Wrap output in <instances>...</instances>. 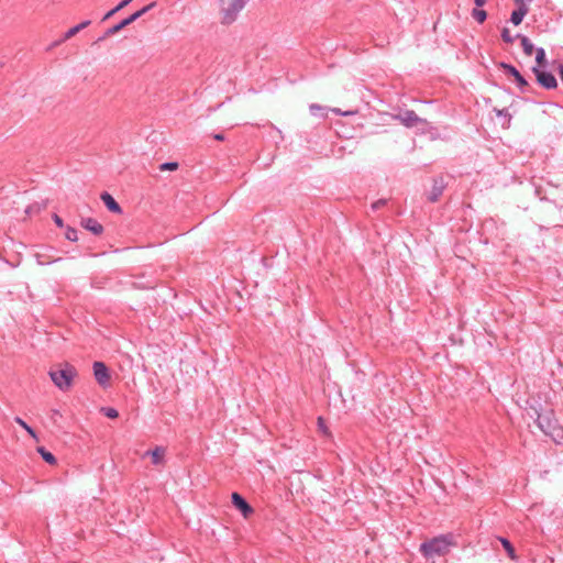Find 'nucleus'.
<instances>
[{
  "mask_svg": "<svg viewBox=\"0 0 563 563\" xmlns=\"http://www.w3.org/2000/svg\"><path fill=\"white\" fill-rule=\"evenodd\" d=\"M452 547H456L455 537L453 533H446L422 542L419 551L426 560H430L435 556L446 555Z\"/></svg>",
  "mask_w": 563,
  "mask_h": 563,
  "instance_id": "1",
  "label": "nucleus"
},
{
  "mask_svg": "<svg viewBox=\"0 0 563 563\" xmlns=\"http://www.w3.org/2000/svg\"><path fill=\"white\" fill-rule=\"evenodd\" d=\"M534 422L539 429L553 441L559 442L558 439L562 438L563 430L560 427L558 419L555 418L554 411L552 409H547L543 411H538L534 409Z\"/></svg>",
  "mask_w": 563,
  "mask_h": 563,
  "instance_id": "2",
  "label": "nucleus"
},
{
  "mask_svg": "<svg viewBox=\"0 0 563 563\" xmlns=\"http://www.w3.org/2000/svg\"><path fill=\"white\" fill-rule=\"evenodd\" d=\"M77 374L75 366L68 362L59 364L56 367H52L48 372L52 382L62 391H68L71 388L74 378Z\"/></svg>",
  "mask_w": 563,
  "mask_h": 563,
  "instance_id": "3",
  "label": "nucleus"
},
{
  "mask_svg": "<svg viewBox=\"0 0 563 563\" xmlns=\"http://www.w3.org/2000/svg\"><path fill=\"white\" fill-rule=\"evenodd\" d=\"M156 1H153L151 2L150 4L143 7L142 9L135 11L134 13H132L131 15H129L128 18L123 19L122 21H120L119 23L114 24L113 26L109 27L104 34L102 36H100L97 42H101L103 40H106L107 37L109 36H112L117 33H119L121 30H123L124 27H126L128 25L132 24L133 22H135L137 19H140L141 16H143L145 13H147L150 10H152L153 8L156 7Z\"/></svg>",
  "mask_w": 563,
  "mask_h": 563,
  "instance_id": "4",
  "label": "nucleus"
},
{
  "mask_svg": "<svg viewBox=\"0 0 563 563\" xmlns=\"http://www.w3.org/2000/svg\"><path fill=\"white\" fill-rule=\"evenodd\" d=\"M221 1V22L231 24L236 20L239 12L245 7L249 0H220Z\"/></svg>",
  "mask_w": 563,
  "mask_h": 563,
  "instance_id": "5",
  "label": "nucleus"
},
{
  "mask_svg": "<svg viewBox=\"0 0 563 563\" xmlns=\"http://www.w3.org/2000/svg\"><path fill=\"white\" fill-rule=\"evenodd\" d=\"M531 71L536 76L538 85L547 90L555 89L558 87V80L554 75L547 70V68L532 67Z\"/></svg>",
  "mask_w": 563,
  "mask_h": 563,
  "instance_id": "6",
  "label": "nucleus"
},
{
  "mask_svg": "<svg viewBox=\"0 0 563 563\" xmlns=\"http://www.w3.org/2000/svg\"><path fill=\"white\" fill-rule=\"evenodd\" d=\"M448 184L444 180L443 176H437L432 179V187L430 191L427 194V200L431 203L439 201L441 196L443 195L444 189Z\"/></svg>",
  "mask_w": 563,
  "mask_h": 563,
  "instance_id": "7",
  "label": "nucleus"
},
{
  "mask_svg": "<svg viewBox=\"0 0 563 563\" xmlns=\"http://www.w3.org/2000/svg\"><path fill=\"white\" fill-rule=\"evenodd\" d=\"M406 128H415L418 124H426L427 121L417 115L413 110H405L399 112L396 117Z\"/></svg>",
  "mask_w": 563,
  "mask_h": 563,
  "instance_id": "8",
  "label": "nucleus"
},
{
  "mask_svg": "<svg viewBox=\"0 0 563 563\" xmlns=\"http://www.w3.org/2000/svg\"><path fill=\"white\" fill-rule=\"evenodd\" d=\"M93 368V375L97 380V383L101 387H107L110 383V372L107 365L103 362L96 361L92 365Z\"/></svg>",
  "mask_w": 563,
  "mask_h": 563,
  "instance_id": "9",
  "label": "nucleus"
},
{
  "mask_svg": "<svg viewBox=\"0 0 563 563\" xmlns=\"http://www.w3.org/2000/svg\"><path fill=\"white\" fill-rule=\"evenodd\" d=\"M231 501L233 506L241 511L244 518H249L254 512L253 507L239 493H232Z\"/></svg>",
  "mask_w": 563,
  "mask_h": 563,
  "instance_id": "10",
  "label": "nucleus"
},
{
  "mask_svg": "<svg viewBox=\"0 0 563 563\" xmlns=\"http://www.w3.org/2000/svg\"><path fill=\"white\" fill-rule=\"evenodd\" d=\"M80 224L93 235H101L104 231L103 225L93 218H82Z\"/></svg>",
  "mask_w": 563,
  "mask_h": 563,
  "instance_id": "11",
  "label": "nucleus"
},
{
  "mask_svg": "<svg viewBox=\"0 0 563 563\" xmlns=\"http://www.w3.org/2000/svg\"><path fill=\"white\" fill-rule=\"evenodd\" d=\"M100 199L102 200V202L104 203V206L107 207V209L109 211H111L113 213H122V208L109 192L103 191L100 195Z\"/></svg>",
  "mask_w": 563,
  "mask_h": 563,
  "instance_id": "12",
  "label": "nucleus"
},
{
  "mask_svg": "<svg viewBox=\"0 0 563 563\" xmlns=\"http://www.w3.org/2000/svg\"><path fill=\"white\" fill-rule=\"evenodd\" d=\"M165 453H166L165 448L156 446L154 450L146 451L144 456H151L152 463L154 465H161L164 463Z\"/></svg>",
  "mask_w": 563,
  "mask_h": 563,
  "instance_id": "13",
  "label": "nucleus"
},
{
  "mask_svg": "<svg viewBox=\"0 0 563 563\" xmlns=\"http://www.w3.org/2000/svg\"><path fill=\"white\" fill-rule=\"evenodd\" d=\"M516 37L520 40L523 53L527 56H531L533 52L537 49L534 48V45L531 43V41L527 36L521 34H517Z\"/></svg>",
  "mask_w": 563,
  "mask_h": 563,
  "instance_id": "14",
  "label": "nucleus"
},
{
  "mask_svg": "<svg viewBox=\"0 0 563 563\" xmlns=\"http://www.w3.org/2000/svg\"><path fill=\"white\" fill-rule=\"evenodd\" d=\"M536 66L540 68L548 67L547 54L543 47H538L536 51Z\"/></svg>",
  "mask_w": 563,
  "mask_h": 563,
  "instance_id": "15",
  "label": "nucleus"
},
{
  "mask_svg": "<svg viewBox=\"0 0 563 563\" xmlns=\"http://www.w3.org/2000/svg\"><path fill=\"white\" fill-rule=\"evenodd\" d=\"M514 79L520 92L528 93L532 91L531 85L526 80V78L520 73L516 75Z\"/></svg>",
  "mask_w": 563,
  "mask_h": 563,
  "instance_id": "16",
  "label": "nucleus"
},
{
  "mask_svg": "<svg viewBox=\"0 0 563 563\" xmlns=\"http://www.w3.org/2000/svg\"><path fill=\"white\" fill-rule=\"evenodd\" d=\"M529 9H523V8H517L516 10L512 11L511 15H510V22L514 24V25H519L523 18L527 15Z\"/></svg>",
  "mask_w": 563,
  "mask_h": 563,
  "instance_id": "17",
  "label": "nucleus"
},
{
  "mask_svg": "<svg viewBox=\"0 0 563 563\" xmlns=\"http://www.w3.org/2000/svg\"><path fill=\"white\" fill-rule=\"evenodd\" d=\"M37 452L41 454L42 459L49 465H55L57 463L55 455L52 452L47 451L44 446H38Z\"/></svg>",
  "mask_w": 563,
  "mask_h": 563,
  "instance_id": "18",
  "label": "nucleus"
},
{
  "mask_svg": "<svg viewBox=\"0 0 563 563\" xmlns=\"http://www.w3.org/2000/svg\"><path fill=\"white\" fill-rule=\"evenodd\" d=\"M499 541L501 542V545L506 550L508 556L511 560H516L517 555H516V550H515L512 543L506 538H499Z\"/></svg>",
  "mask_w": 563,
  "mask_h": 563,
  "instance_id": "19",
  "label": "nucleus"
},
{
  "mask_svg": "<svg viewBox=\"0 0 563 563\" xmlns=\"http://www.w3.org/2000/svg\"><path fill=\"white\" fill-rule=\"evenodd\" d=\"M498 68L503 69L504 73L508 76L516 77L519 74V70L511 64L500 62L497 64Z\"/></svg>",
  "mask_w": 563,
  "mask_h": 563,
  "instance_id": "20",
  "label": "nucleus"
},
{
  "mask_svg": "<svg viewBox=\"0 0 563 563\" xmlns=\"http://www.w3.org/2000/svg\"><path fill=\"white\" fill-rule=\"evenodd\" d=\"M133 0H122L121 2H119L118 5H115L113 9H111L109 12H107L103 18H102V21H106L108 19H110L112 15H114L117 12H119L120 10H122L123 8H125L128 4H130Z\"/></svg>",
  "mask_w": 563,
  "mask_h": 563,
  "instance_id": "21",
  "label": "nucleus"
},
{
  "mask_svg": "<svg viewBox=\"0 0 563 563\" xmlns=\"http://www.w3.org/2000/svg\"><path fill=\"white\" fill-rule=\"evenodd\" d=\"M472 16L478 22V23H484L485 20L487 19V12L485 10H482V9H478V8H475L473 9L472 11Z\"/></svg>",
  "mask_w": 563,
  "mask_h": 563,
  "instance_id": "22",
  "label": "nucleus"
},
{
  "mask_svg": "<svg viewBox=\"0 0 563 563\" xmlns=\"http://www.w3.org/2000/svg\"><path fill=\"white\" fill-rule=\"evenodd\" d=\"M77 33H79L78 31H76V26H73L70 27L65 34L64 36L59 40V41H56L52 44L53 47L62 44L63 42L71 38L73 36H75Z\"/></svg>",
  "mask_w": 563,
  "mask_h": 563,
  "instance_id": "23",
  "label": "nucleus"
},
{
  "mask_svg": "<svg viewBox=\"0 0 563 563\" xmlns=\"http://www.w3.org/2000/svg\"><path fill=\"white\" fill-rule=\"evenodd\" d=\"M14 421L19 426H21L31 437L36 438L35 430L32 427H30L23 419H21L20 417H15Z\"/></svg>",
  "mask_w": 563,
  "mask_h": 563,
  "instance_id": "24",
  "label": "nucleus"
},
{
  "mask_svg": "<svg viewBox=\"0 0 563 563\" xmlns=\"http://www.w3.org/2000/svg\"><path fill=\"white\" fill-rule=\"evenodd\" d=\"M65 238L70 242L78 241V232L75 228L67 227L65 232Z\"/></svg>",
  "mask_w": 563,
  "mask_h": 563,
  "instance_id": "25",
  "label": "nucleus"
},
{
  "mask_svg": "<svg viewBox=\"0 0 563 563\" xmlns=\"http://www.w3.org/2000/svg\"><path fill=\"white\" fill-rule=\"evenodd\" d=\"M101 412L107 417V418H110V419H115L119 417V412L115 408H112V407H102L101 408Z\"/></svg>",
  "mask_w": 563,
  "mask_h": 563,
  "instance_id": "26",
  "label": "nucleus"
},
{
  "mask_svg": "<svg viewBox=\"0 0 563 563\" xmlns=\"http://www.w3.org/2000/svg\"><path fill=\"white\" fill-rule=\"evenodd\" d=\"M178 167H179V164L177 162H166V163L161 164L158 168L161 172H165V170L173 172V170L178 169Z\"/></svg>",
  "mask_w": 563,
  "mask_h": 563,
  "instance_id": "27",
  "label": "nucleus"
},
{
  "mask_svg": "<svg viewBox=\"0 0 563 563\" xmlns=\"http://www.w3.org/2000/svg\"><path fill=\"white\" fill-rule=\"evenodd\" d=\"M501 38H503V41H504L505 43L511 44V43H514L515 38H517V37H516V36H512V35L510 34V31H509V29H508V27H504V29L501 30Z\"/></svg>",
  "mask_w": 563,
  "mask_h": 563,
  "instance_id": "28",
  "label": "nucleus"
},
{
  "mask_svg": "<svg viewBox=\"0 0 563 563\" xmlns=\"http://www.w3.org/2000/svg\"><path fill=\"white\" fill-rule=\"evenodd\" d=\"M387 205V199H378L371 205L373 211H377Z\"/></svg>",
  "mask_w": 563,
  "mask_h": 563,
  "instance_id": "29",
  "label": "nucleus"
},
{
  "mask_svg": "<svg viewBox=\"0 0 563 563\" xmlns=\"http://www.w3.org/2000/svg\"><path fill=\"white\" fill-rule=\"evenodd\" d=\"M90 24H91L90 20H85L81 23L75 25L76 26V31L80 32L81 30L88 27Z\"/></svg>",
  "mask_w": 563,
  "mask_h": 563,
  "instance_id": "30",
  "label": "nucleus"
},
{
  "mask_svg": "<svg viewBox=\"0 0 563 563\" xmlns=\"http://www.w3.org/2000/svg\"><path fill=\"white\" fill-rule=\"evenodd\" d=\"M496 114H497L498 117H505V118H508V121H510V119H511V115L509 114L508 109H506V108H505V109H501V110H496Z\"/></svg>",
  "mask_w": 563,
  "mask_h": 563,
  "instance_id": "31",
  "label": "nucleus"
},
{
  "mask_svg": "<svg viewBox=\"0 0 563 563\" xmlns=\"http://www.w3.org/2000/svg\"><path fill=\"white\" fill-rule=\"evenodd\" d=\"M53 221L55 222V224L58 228H64V221L58 214H56V213L53 214Z\"/></svg>",
  "mask_w": 563,
  "mask_h": 563,
  "instance_id": "32",
  "label": "nucleus"
},
{
  "mask_svg": "<svg viewBox=\"0 0 563 563\" xmlns=\"http://www.w3.org/2000/svg\"><path fill=\"white\" fill-rule=\"evenodd\" d=\"M213 139L217 141H224V134L223 133H216L213 134Z\"/></svg>",
  "mask_w": 563,
  "mask_h": 563,
  "instance_id": "33",
  "label": "nucleus"
},
{
  "mask_svg": "<svg viewBox=\"0 0 563 563\" xmlns=\"http://www.w3.org/2000/svg\"><path fill=\"white\" fill-rule=\"evenodd\" d=\"M477 8H482L486 4V0H474Z\"/></svg>",
  "mask_w": 563,
  "mask_h": 563,
  "instance_id": "34",
  "label": "nucleus"
},
{
  "mask_svg": "<svg viewBox=\"0 0 563 563\" xmlns=\"http://www.w3.org/2000/svg\"><path fill=\"white\" fill-rule=\"evenodd\" d=\"M515 4H516L517 8L529 9L528 4L525 3V1L523 2H515Z\"/></svg>",
  "mask_w": 563,
  "mask_h": 563,
  "instance_id": "35",
  "label": "nucleus"
},
{
  "mask_svg": "<svg viewBox=\"0 0 563 563\" xmlns=\"http://www.w3.org/2000/svg\"><path fill=\"white\" fill-rule=\"evenodd\" d=\"M319 110H321V107H320V106H318V104H311V106H310V111H311L312 113H314V111H319Z\"/></svg>",
  "mask_w": 563,
  "mask_h": 563,
  "instance_id": "36",
  "label": "nucleus"
},
{
  "mask_svg": "<svg viewBox=\"0 0 563 563\" xmlns=\"http://www.w3.org/2000/svg\"><path fill=\"white\" fill-rule=\"evenodd\" d=\"M334 112L340 113L339 110H334ZM353 113L354 112H352V111L341 112V114H343V115H350V114H353Z\"/></svg>",
  "mask_w": 563,
  "mask_h": 563,
  "instance_id": "37",
  "label": "nucleus"
},
{
  "mask_svg": "<svg viewBox=\"0 0 563 563\" xmlns=\"http://www.w3.org/2000/svg\"><path fill=\"white\" fill-rule=\"evenodd\" d=\"M52 415H53V417H55V416H60V412H59V410H57V409H53V410H52Z\"/></svg>",
  "mask_w": 563,
  "mask_h": 563,
  "instance_id": "38",
  "label": "nucleus"
},
{
  "mask_svg": "<svg viewBox=\"0 0 563 563\" xmlns=\"http://www.w3.org/2000/svg\"><path fill=\"white\" fill-rule=\"evenodd\" d=\"M532 1H533V0H525V3H527V4H528V3L532 2ZM515 2H523V0H515Z\"/></svg>",
  "mask_w": 563,
  "mask_h": 563,
  "instance_id": "39",
  "label": "nucleus"
}]
</instances>
